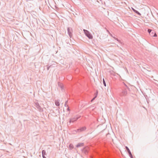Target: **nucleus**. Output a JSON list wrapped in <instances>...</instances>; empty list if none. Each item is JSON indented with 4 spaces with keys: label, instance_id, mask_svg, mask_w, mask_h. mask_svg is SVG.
<instances>
[{
    "label": "nucleus",
    "instance_id": "23",
    "mask_svg": "<svg viewBox=\"0 0 158 158\" xmlns=\"http://www.w3.org/2000/svg\"><path fill=\"white\" fill-rule=\"evenodd\" d=\"M129 155L131 158H133L131 153H130V154H129Z\"/></svg>",
    "mask_w": 158,
    "mask_h": 158
},
{
    "label": "nucleus",
    "instance_id": "19",
    "mask_svg": "<svg viewBox=\"0 0 158 158\" xmlns=\"http://www.w3.org/2000/svg\"><path fill=\"white\" fill-rule=\"evenodd\" d=\"M42 156H43V155H46V152H45V150H43L42 151Z\"/></svg>",
    "mask_w": 158,
    "mask_h": 158
},
{
    "label": "nucleus",
    "instance_id": "22",
    "mask_svg": "<svg viewBox=\"0 0 158 158\" xmlns=\"http://www.w3.org/2000/svg\"><path fill=\"white\" fill-rule=\"evenodd\" d=\"M125 85L126 87V88H124V89H128V90H130L129 88L127 86V85H126L125 84H124Z\"/></svg>",
    "mask_w": 158,
    "mask_h": 158
},
{
    "label": "nucleus",
    "instance_id": "13",
    "mask_svg": "<svg viewBox=\"0 0 158 158\" xmlns=\"http://www.w3.org/2000/svg\"><path fill=\"white\" fill-rule=\"evenodd\" d=\"M54 63H53L52 64L49 65L51 68H54L56 66V64L55 63V62H54Z\"/></svg>",
    "mask_w": 158,
    "mask_h": 158
},
{
    "label": "nucleus",
    "instance_id": "14",
    "mask_svg": "<svg viewBox=\"0 0 158 158\" xmlns=\"http://www.w3.org/2000/svg\"><path fill=\"white\" fill-rule=\"evenodd\" d=\"M59 86L60 87L61 90L64 89V86L62 84H58Z\"/></svg>",
    "mask_w": 158,
    "mask_h": 158
},
{
    "label": "nucleus",
    "instance_id": "2",
    "mask_svg": "<svg viewBox=\"0 0 158 158\" xmlns=\"http://www.w3.org/2000/svg\"><path fill=\"white\" fill-rule=\"evenodd\" d=\"M127 89L123 88L122 90L121 93L120 94V95L121 96H126L127 94Z\"/></svg>",
    "mask_w": 158,
    "mask_h": 158
},
{
    "label": "nucleus",
    "instance_id": "12",
    "mask_svg": "<svg viewBox=\"0 0 158 158\" xmlns=\"http://www.w3.org/2000/svg\"><path fill=\"white\" fill-rule=\"evenodd\" d=\"M115 39L117 40L119 43L121 44V45H123L124 44L123 42H122L121 41L118 40V38H115Z\"/></svg>",
    "mask_w": 158,
    "mask_h": 158
},
{
    "label": "nucleus",
    "instance_id": "16",
    "mask_svg": "<svg viewBox=\"0 0 158 158\" xmlns=\"http://www.w3.org/2000/svg\"><path fill=\"white\" fill-rule=\"evenodd\" d=\"M55 105L57 106H58L60 105L59 102L58 101H56L55 102Z\"/></svg>",
    "mask_w": 158,
    "mask_h": 158
},
{
    "label": "nucleus",
    "instance_id": "26",
    "mask_svg": "<svg viewBox=\"0 0 158 158\" xmlns=\"http://www.w3.org/2000/svg\"><path fill=\"white\" fill-rule=\"evenodd\" d=\"M42 156L43 158H46V157L45 156V155H43V156Z\"/></svg>",
    "mask_w": 158,
    "mask_h": 158
},
{
    "label": "nucleus",
    "instance_id": "15",
    "mask_svg": "<svg viewBox=\"0 0 158 158\" xmlns=\"http://www.w3.org/2000/svg\"><path fill=\"white\" fill-rule=\"evenodd\" d=\"M83 152H84V153L85 154H87L88 153V151L86 149H85V148H84L83 150Z\"/></svg>",
    "mask_w": 158,
    "mask_h": 158
},
{
    "label": "nucleus",
    "instance_id": "11",
    "mask_svg": "<svg viewBox=\"0 0 158 158\" xmlns=\"http://www.w3.org/2000/svg\"><path fill=\"white\" fill-rule=\"evenodd\" d=\"M125 148H126V150L127 151L128 154H130V153H131V151H130L129 148L127 146H126Z\"/></svg>",
    "mask_w": 158,
    "mask_h": 158
},
{
    "label": "nucleus",
    "instance_id": "4",
    "mask_svg": "<svg viewBox=\"0 0 158 158\" xmlns=\"http://www.w3.org/2000/svg\"><path fill=\"white\" fill-rule=\"evenodd\" d=\"M79 117H77V116H75L73 118H72L70 119L69 122L71 123V122H73L75 121H77L79 118Z\"/></svg>",
    "mask_w": 158,
    "mask_h": 158
},
{
    "label": "nucleus",
    "instance_id": "3",
    "mask_svg": "<svg viewBox=\"0 0 158 158\" xmlns=\"http://www.w3.org/2000/svg\"><path fill=\"white\" fill-rule=\"evenodd\" d=\"M67 31L68 34L70 37V38H71L72 36V29L71 28H70L69 27L67 28Z\"/></svg>",
    "mask_w": 158,
    "mask_h": 158
},
{
    "label": "nucleus",
    "instance_id": "24",
    "mask_svg": "<svg viewBox=\"0 0 158 158\" xmlns=\"http://www.w3.org/2000/svg\"><path fill=\"white\" fill-rule=\"evenodd\" d=\"M67 102H68V101H66L65 102V106H68V105H66V104H67Z\"/></svg>",
    "mask_w": 158,
    "mask_h": 158
},
{
    "label": "nucleus",
    "instance_id": "7",
    "mask_svg": "<svg viewBox=\"0 0 158 158\" xmlns=\"http://www.w3.org/2000/svg\"><path fill=\"white\" fill-rule=\"evenodd\" d=\"M98 94V90H97L96 93L94 94V97L91 100V102H92L97 97Z\"/></svg>",
    "mask_w": 158,
    "mask_h": 158
},
{
    "label": "nucleus",
    "instance_id": "18",
    "mask_svg": "<svg viewBox=\"0 0 158 158\" xmlns=\"http://www.w3.org/2000/svg\"><path fill=\"white\" fill-rule=\"evenodd\" d=\"M103 85L105 86H106V83L105 80L104 78L103 79Z\"/></svg>",
    "mask_w": 158,
    "mask_h": 158
},
{
    "label": "nucleus",
    "instance_id": "17",
    "mask_svg": "<svg viewBox=\"0 0 158 158\" xmlns=\"http://www.w3.org/2000/svg\"><path fill=\"white\" fill-rule=\"evenodd\" d=\"M69 147L71 149H73V146L72 144H70L69 145Z\"/></svg>",
    "mask_w": 158,
    "mask_h": 158
},
{
    "label": "nucleus",
    "instance_id": "5",
    "mask_svg": "<svg viewBox=\"0 0 158 158\" xmlns=\"http://www.w3.org/2000/svg\"><path fill=\"white\" fill-rule=\"evenodd\" d=\"M86 129V127H83L80 129H77V132H81L82 131L85 130Z\"/></svg>",
    "mask_w": 158,
    "mask_h": 158
},
{
    "label": "nucleus",
    "instance_id": "6",
    "mask_svg": "<svg viewBox=\"0 0 158 158\" xmlns=\"http://www.w3.org/2000/svg\"><path fill=\"white\" fill-rule=\"evenodd\" d=\"M150 35L152 37H156L157 36V35L155 33V32L154 31L152 30V32H151V33H150Z\"/></svg>",
    "mask_w": 158,
    "mask_h": 158
},
{
    "label": "nucleus",
    "instance_id": "9",
    "mask_svg": "<svg viewBox=\"0 0 158 158\" xmlns=\"http://www.w3.org/2000/svg\"><path fill=\"white\" fill-rule=\"evenodd\" d=\"M84 145V143H79L76 145V147L78 148L83 146Z\"/></svg>",
    "mask_w": 158,
    "mask_h": 158
},
{
    "label": "nucleus",
    "instance_id": "1",
    "mask_svg": "<svg viewBox=\"0 0 158 158\" xmlns=\"http://www.w3.org/2000/svg\"><path fill=\"white\" fill-rule=\"evenodd\" d=\"M83 31L85 35L89 38V39H93V36L89 31L85 29H84Z\"/></svg>",
    "mask_w": 158,
    "mask_h": 158
},
{
    "label": "nucleus",
    "instance_id": "20",
    "mask_svg": "<svg viewBox=\"0 0 158 158\" xmlns=\"http://www.w3.org/2000/svg\"><path fill=\"white\" fill-rule=\"evenodd\" d=\"M45 67H47V70H48L49 69L51 68L49 64L46 65Z\"/></svg>",
    "mask_w": 158,
    "mask_h": 158
},
{
    "label": "nucleus",
    "instance_id": "10",
    "mask_svg": "<svg viewBox=\"0 0 158 158\" xmlns=\"http://www.w3.org/2000/svg\"><path fill=\"white\" fill-rule=\"evenodd\" d=\"M35 104L36 105V107L37 108H38L40 110L41 109V108L40 107V106L39 103L38 102H36V103H35Z\"/></svg>",
    "mask_w": 158,
    "mask_h": 158
},
{
    "label": "nucleus",
    "instance_id": "21",
    "mask_svg": "<svg viewBox=\"0 0 158 158\" xmlns=\"http://www.w3.org/2000/svg\"><path fill=\"white\" fill-rule=\"evenodd\" d=\"M152 30L150 29H148V31L150 34V33H151V32H152Z\"/></svg>",
    "mask_w": 158,
    "mask_h": 158
},
{
    "label": "nucleus",
    "instance_id": "8",
    "mask_svg": "<svg viewBox=\"0 0 158 158\" xmlns=\"http://www.w3.org/2000/svg\"><path fill=\"white\" fill-rule=\"evenodd\" d=\"M132 10L134 12H135V13H136L138 15H141V14L138 11L135 10V9L134 8H133L132 7Z\"/></svg>",
    "mask_w": 158,
    "mask_h": 158
},
{
    "label": "nucleus",
    "instance_id": "25",
    "mask_svg": "<svg viewBox=\"0 0 158 158\" xmlns=\"http://www.w3.org/2000/svg\"><path fill=\"white\" fill-rule=\"evenodd\" d=\"M67 111H70V110L69 107H68V108H67Z\"/></svg>",
    "mask_w": 158,
    "mask_h": 158
}]
</instances>
